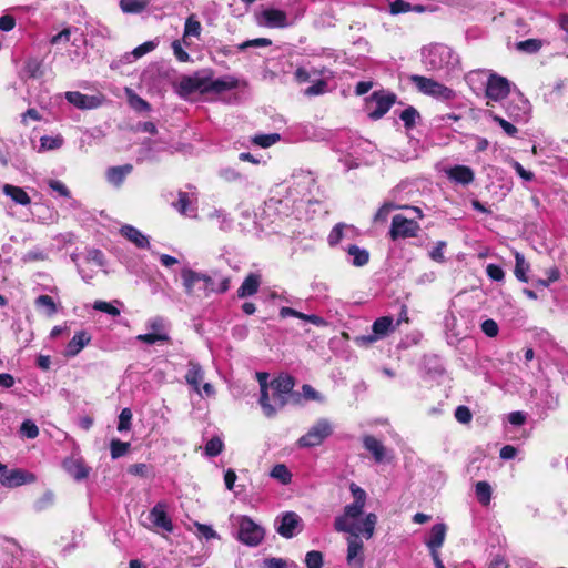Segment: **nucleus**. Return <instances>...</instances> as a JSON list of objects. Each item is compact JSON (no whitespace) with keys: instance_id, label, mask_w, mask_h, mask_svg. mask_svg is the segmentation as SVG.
Masks as SVG:
<instances>
[{"instance_id":"1","label":"nucleus","mask_w":568,"mask_h":568,"mask_svg":"<svg viewBox=\"0 0 568 568\" xmlns=\"http://www.w3.org/2000/svg\"><path fill=\"white\" fill-rule=\"evenodd\" d=\"M349 490L354 497V501L346 505L344 513L335 518L334 528L336 531L347 532L349 535L362 532L366 539H371L374 536L377 516L369 513L361 524H356L355 520L363 514L367 495L363 488L354 483L351 484Z\"/></svg>"},{"instance_id":"2","label":"nucleus","mask_w":568,"mask_h":568,"mask_svg":"<svg viewBox=\"0 0 568 568\" xmlns=\"http://www.w3.org/2000/svg\"><path fill=\"white\" fill-rule=\"evenodd\" d=\"M422 62L429 71L452 75L460 71L458 54L448 45L436 43L422 50Z\"/></svg>"},{"instance_id":"3","label":"nucleus","mask_w":568,"mask_h":568,"mask_svg":"<svg viewBox=\"0 0 568 568\" xmlns=\"http://www.w3.org/2000/svg\"><path fill=\"white\" fill-rule=\"evenodd\" d=\"M181 280L184 292L190 297L207 296L213 292V280L211 276L193 271L190 267L181 270Z\"/></svg>"},{"instance_id":"4","label":"nucleus","mask_w":568,"mask_h":568,"mask_svg":"<svg viewBox=\"0 0 568 568\" xmlns=\"http://www.w3.org/2000/svg\"><path fill=\"white\" fill-rule=\"evenodd\" d=\"M294 385V378L286 374H282L270 382L268 390H272V406L276 407V412L291 400L298 403L300 395L293 392Z\"/></svg>"},{"instance_id":"5","label":"nucleus","mask_w":568,"mask_h":568,"mask_svg":"<svg viewBox=\"0 0 568 568\" xmlns=\"http://www.w3.org/2000/svg\"><path fill=\"white\" fill-rule=\"evenodd\" d=\"M334 432L333 424L327 418H320L307 433L298 438L297 446L313 448L322 445Z\"/></svg>"},{"instance_id":"6","label":"nucleus","mask_w":568,"mask_h":568,"mask_svg":"<svg viewBox=\"0 0 568 568\" xmlns=\"http://www.w3.org/2000/svg\"><path fill=\"white\" fill-rule=\"evenodd\" d=\"M409 79L419 92L430 95L437 100L450 101L456 95L450 88L435 81L434 79L418 74H413Z\"/></svg>"},{"instance_id":"7","label":"nucleus","mask_w":568,"mask_h":568,"mask_svg":"<svg viewBox=\"0 0 568 568\" xmlns=\"http://www.w3.org/2000/svg\"><path fill=\"white\" fill-rule=\"evenodd\" d=\"M395 329L394 320L390 316L378 317L372 325V333L359 335L354 338L357 346H368L378 339H383Z\"/></svg>"},{"instance_id":"8","label":"nucleus","mask_w":568,"mask_h":568,"mask_svg":"<svg viewBox=\"0 0 568 568\" xmlns=\"http://www.w3.org/2000/svg\"><path fill=\"white\" fill-rule=\"evenodd\" d=\"M239 531L237 538L244 545L255 547L260 545L264 538L265 531L264 529L254 523L247 516H241L237 519Z\"/></svg>"},{"instance_id":"9","label":"nucleus","mask_w":568,"mask_h":568,"mask_svg":"<svg viewBox=\"0 0 568 568\" xmlns=\"http://www.w3.org/2000/svg\"><path fill=\"white\" fill-rule=\"evenodd\" d=\"M395 94L374 92L366 101L368 116L373 120L383 118L395 103Z\"/></svg>"},{"instance_id":"10","label":"nucleus","mask_w":568,"mask_h":568,"mask_svg":"<svg viewBox=\"0 0 568 568\" xmlns=\"http://www.w3.org/2000/svg\"><path fill=\"white\" fill-rule=\"evenodd\" d=\"M510 92V82L496 73H489L485 94L488 99L487 105H490V102H499L508 97Z\"/></svg>"},{"instance_id":"11","label":"nucleus","mask_w":568,"mask_h":568,"mask_svg":"<svg viewBox=\"0 0 568 568\" xmlns=\"http://www.w3.org/2000/svg\"><path fill=\"white\" fill-rule=\"evenodd\" d=\"M419 231V224L414 219H407L396 214L392 219L389 236L393 241L398 239L414 237Z\"/></svg>"},{"instance_id":"12","label":"nucleus","mask_w":568,"mask_h":568,"mask_svg":"<svg viewBox=\"0 0 568 568\" xmlns=\"http://www.w3.org/2000/svg\"><path fill=\"white\" fill-rule=\"evenodd\" d=\"M276 531L284 538H292L302 530V519L294 511H286L275 520Z\"/></svg>"},{"instance_id":"13","label":"nucleus","mask_w":568,"mask_h":568,"mask_svg":"<svg viewBox=\"0 0 568 568\" xmlns=\"http://www.w3.org/2000/svg\"><path fill=\"white\" fill-rule=\"evenodd\" d=\"M36 480L37 477L33 473L21 468L6 470L0 476V484L6 488H16L26 484H32Z\"/></svg>"},{"instance_id":"14","label":"nucleus","mask_w":568,"mask_h":568,"mask_svg":"<svg viewBox=\"0 0 568 568\" xmlns=\"http://www.w3.org/2000/svg\"><path fill=\"white\" fill-rule=\"evenodd\" d=\"M506 114L514 122H527L529 116L530 105L528 100L518 94L507 101L505 105Z\"/></svg>"},{"instance_id":"15","label":"nucleus","mask_w":568,"mask_h":568,"mask_svg":"<svg viewBox=\"0 0 568 568\" xmlns=\"http://www.w3.org/2000/svg\"><path fill=\"white\" fill-rule=\"evenodd\" d=\"M148 520L151 527L155 530H163L166 532L173 531V523L166 513L165 504L158 503L148 514Z\"/></svg>"},{"instance_id":"16","label":"nucleus","mask_w":568,"mask_h":568,"mask_svg":"<svg viewBox=\"0 0 568 568\" xmlns=\"http://www.w3.org/2000/svg\"><path fill=\"white\" fill-rule=\"evenodd\" d=\"M256 378L260 384V399L258 403L266 417H273L276 414V407L272 406L271 397L268 394V374L264 372H257Z\"/></svg>"},{"instance_id":"17","label":"nucleus","mask_w":568,"mask_h":568,"mask_svg":"<svg viewBox=\"0 0 568 568\" xmlns=\"http://www.w3.org/2000/svg\"><path fill=\"white\" fill-rule=\"evenodd\" d=\"M362 532H356L355 535H351L347 540V564L353 568H363L364 564V545L359 539V535Z\"/></svg>"},{"instance_id":"18","label":"nucleus","mask_w":568,"mask_h":568,"mask_svg":"<svg viewBox=\"0 0 568 568\" xmlns=\"http://www.w3.org/2000/svg\"><path fill=\"white\" fill-rule=\"evenodd\" d=\"M196 91L206 93V75L195 73L192 77H184L178 85V92L182 97H186Z\"/></svg>"},{"instance_id":"19","label":"nucleus","mask_w":568,"mask_h":568,"mask_svg":"<svg viewBox=\"0 0 568 568\" xmlns=\"http://www.w3.org/2000/svg\"><path fill=\"white\" fill-rule=\"evenodd\" d=\"M65 99L69 103L73 104L81 110H91L101 105V98L98 95H88L79 91L65 92Z\"/></svg>"},{"instance_id":"20","label":"nucleus","mask_w":568,"mask_h":568,"mask_svg":"<svg viewBox=\"0 0 568 568\" xmlns=\"http://www.w3.org/2000/svg\"><path fill=\"white\" fill-rule=\"evenodd\" d=\"M258 23L267 28H285L288 26L286 13L278 9L263 10Z\"/></svg>"},{"instance_id":"21","label":"nucleus","mask_w":568,"mask_h":568,"mask_svg":"<svg viewBox=\"0 0 568 568\" xmlns=\"http://www.w3.org/2000/svg\"><path fill=\"white\" fill-rule=\"evenodd\" d=\"M445 173L450 181L462 185H468L475 179L474 171L469 166L462 164L446 169Z\"/></svg>"},{"instance_id":"22","label":"nucleus","mask_w":568,"mask_h":568,"mask_svg":"<svg viewBox=\"0 0 568 568\" xmlns=\"http://www.w3.org/2000/svg\"><path fill=\"white\" fill-rule=\"evenodd\" d=\"M239 81L236 78L232 75H224L219 79H212L211 77L206 75V93L207 92H215V93H222L230 90H233L237 88Z\"/></svg>"},{"instance_id":"23","label":"nucleus","mask_w":568,"mask_h":568,"mask_svg":"<svg viewBox=\"0 0 568 568\" xmlns=\"http://www.w3.org/2000/svg\"><path fill=\"white\" fill-rule=\"evenodd\" d=\"M91 342V335L85 331L77 332L68 343L64 356L74 357L77 356L87 345Z\"/></svg>"},{"instance_id":"24","label":"nucleus","mask_w":568,"mask_h":568,"mask_svg":"<svg viewBox=\"0 0 568 568\" xmlns=\"http://www.w3.org/2000/svg\"><path fill=\"white\" fill-rule=\"evenodd\" d=\"M363 446L372 454L376 463H383L387 459V448L374 436L365 435Z\"/></svg>"},{"instance_id":"25","label":"nucleus","mask_w":568,"mask_h":568,"mask_svg":"<svg viewBox=\"0 0 568 568\" xmlns=\"http://www.w3.org/2000/svg\"><path fill=\"white\" fill-rule=\"evenodd\" d=\"M204 379V371L202 366L193 361H190L187 364V372L185 374V381L187 385H190L193 390L202 396L201 392V382Z\"/></svg>"},{"instance_id":"26","label":"nucleus","mask_w":568,"mask_h":568,"mask_svg":"<svg viewBox=\"0 0 568 568\" xmlns=\"http://www.w3.org/2000/svg\"><path fill=\"white\" fill-rule=\"evenodd\" d=\"M133 171V165L132 164H124V165H119V166H110L106 172H105V178H106V181L115 186V187H120L125 178Z\"/></svg>"},{"instance_id":"27","label":"nucleus","mask_w":568,"mask_h":568,"mask_svg":"<svg viewBox=\"0 0 568 568\" xmlns=\"http://www.w3.org/2000/svg\"><path fill=\"white\" fill-rule=\"evenodd\" d=\"M262 277L258 273H250L237 290V296L245 298L257 293Z\"/></svg>"},{"instance_id":"28","label":"nucleus","mask_w":568,"mask_h":568,"mask_svg":"<svg viewBox=\"0 0 568 568\" xmlns=\"http://www.w3.org/2000/svg\"><path fill=\"white\" fill-rule=\"evenodd\" d=\"M63 467L65 471L78 481L85 479L90 474V468L82 459H65Z\"/></svg>"},{"instance_id":"29","label":"nucleus","mask_w":568,"mask_h":568,"mask_svg":"<svg viewBox=\"0 0 568 568\" xmlns=\"http://www.w3.org/2000/svg\"><path fill=\"white\" fill-rule=\"evenodd\" d=\"M120 233L139 248H148L150 246L149 237L132 225H123L120 229Z\"/></svg>"},{"instance_id":"30","label":"nucleus","mask_w":568,"mask_h":568,"mask_svg":"<svg viewBox=\"0 0 568 568\" xmlns=\"http://www.w3.org/2000/svg\"><path fill=\"white\" fill-rule=\"evenodd\" d=\"M145 326L150 329V333H154L155 335H160L164 337L165 343L171 342V337L169 334L170 323L166 318L162 316H154L146 321Z\"/></svg>"},{"instance_id":"31","label":"nucleus","mask_w":568,"mask_h":568,"mask_svg":"<svg viewBox=\"0 0 568 568\" xmlns=\"http://www.w3.org/2000/svg\"><path fill=\"white\" fill-rule=\"evenodd\" d=\"M2 192L7 196H9L16 204L28 205L31 202L30 196L20 186H16V185H11V184H3Z\"/></svg>"},{"instance_id":"32","label":"nucleus","mask_w":568,"mask_h":568,"mask_svg":"<svg viewBox=\"0 0 568 568\" xmlns=\"http://www.w3.org/2000/svg\"><path fill=\"white\" fill-rule=\"evenodd\" d=\"M446 525L445 524H436L430 529V536L427 540V546L430 550H438L444 541L446 536Z\"/></svg>"},{"instance_id":"33","label":"nucleus","mask_w":568,"mask_h":568,"mask_svg":"<svg viewBox=\"0 0 568 568\" xmlns=\"http://www.w3.org/2000/svg\"><path fill=\"white\" fill-rule=\"evenodd\" d=\"M174 207L182 214L192 216L195 211V199H192V196L186 192H179V200L176 203H174Z\"/></svg>"},{"instance_id":"34","label":"nucleus","mask_w":568,"mask_h":568,"mask_svg":"<svg viewBox=\"0 0 568 568\" xmlns=\"http://www.w3.org/2000/svg\"><path fill=\"white\" fill-rule=\"evenodd\" d=\"M346 251L348 255L352 257L351 263L356 267L364 266L369 261V253L365 248H361L357 245H348Z\"/></svg>"},{"instance_id":"35","label":"nucleus","mask_w":568,"mask_h":568,"mask_svg":"<svg viewBox=\"0 0 568 568\" xmlns=\"http://www.w3.org/2000/svg\"><path fill=\"white\" fill-rule=\"evenodd\" d=\"M126 97L129 105L138 112H149L151 105L148 101L138 95L132 89H126Z\"/></svg>"},{"instance_id":"36","label":"nucleus","mask_w":568,"mask_h":568,"mask_svg":"<svg viewBox=\"0 0 568 568\" xmlns=\"http://www.w3.org/2000/svg\"><path fill=\"white\" fill-rule=\"evenodd\" d=\"M529 268H530V266L526 262L524 255L519 252H516L515 253V270H514L516 278L520 282L527 283L528 282L527 272L529 271Z\"/></svg>"},{"instance_id":"37","label":"nucleus","mask_w":568,"mask_h":568,"mask_svg":"<svg viewBox=\"0 0 568 568\" xmlns=\"http://www.w3.org/2000/svg\"><path fill=\"white\" fill-rule=\"evenodd\" d=\"M34 305L38 310L42 311L47 316H52L58 312L57 304L49 295H40L36 298Z\"/></svg>"},{"instance_id":"38","label":"nucleus","mask_w":568,"mask_h":568,"mask_svg":"<svg viewBox=\"0 0 568 568\" xmlns=\"http://www.w3.org/2000/svg\"><path fill=\"white\" fill-rule=\"evenodd\" d=\"M23 72L32 79H39L43 75L42 62L36 58H30L26 61Z\"/></svg>"},{"instance_id":"39","label":"nucleus","mask_w":568,"mask_h":568,"mask_svg":"<svg viewBox=\"0 0 568 568\" xmlns=\"http://www.w3.org/2000/svg\"><path fill=\"white\" fill-rule=\"evenodd\" d=\"M156 47V43L153 42V41H146L142 44H140L139 47H136L133 51L126 53L124 55V59L126 60V62H132L141 57H143L144 54L151 52L152 50H154Z\"/></svg>"},{"instance_id":"40","label":"nucleus","mask_w":568,"mask_h":568,"mask_svg":"<svg viewBox=\"0 0 568 568\" xmlns=\"http://www.w3.org/2000/svg\"><path fill=\"white\" fill-rule=\"evenodd\" d=\"M146 7L148 2L144 0H120V8L124 13H140Z\"/></svg>"},{"instance_id":"41","label":"nucleus","mask_w":568,"mask_h":568,"mask_svg":"<svg viewBox=\"0 0 568 568\" xmlns=\"http://www.w3.org/2000/svg\"><path fill=\"white\" fill-rule=\"evenodd\" d=\"M475 493L478 501L486 506L491 499V487L487 481H478L475 487Z\"/></svg>"},{"instance_id":"42","label":"nucleus","mask_w":568,"mask_h":568,"mask_svg":"<svg viewBox=\"0 0 568 568\" xmlns=\"http://www.w3.org/2000/svg\"><path fill=\"white\" fill-rule=\"evenodd\" d=\"M271 477L278 480L281 484L286 485L292 479V474L284 464L275 465L271 470Z\"/></svg>"},{"instance_id":"43","label":"nucleus","mask_w":568,"mask_h":568,"mask_svg":"<svg viewBox=\"0 0 568 568\" xmlns=\"http://www.w3.org/2000/svg\"><path fill=\"white\" fill-rule=\"evenodd\" d=\"M130 443L120 439H112L110 443V453L113 459L124 456L130 449Z\"/></svg>"},{"instance_id":"44","label":"nucleus","mask_w":568,"mask_h":568,"mask_svg":"<svg viewBox=\"0 0 568 568\" xmlns=\"http://www.w3.org/2000/svg\"><path fill=\"white\" fill-rule=\"evenodd\" d=\"M201 30H202V27H201L200 21H197L194 16H190L186 19L185 24H184L183 38L185 39L191 36L200 37Z\"/></svg>"},{"instance_id":"45","label":"nucleus","mask_w":568,"mask_h":568,"mask_svg":"<svg viewBox=\"0 0 568 568\" xmlns=\"http://www.w3.org/2000/svg\"><path fill=\"white\" fill-rule=\"evenodd\" d=\"M280 140L281 135L278 133L257 134L252 139L253 143L261 148H270Z\"/></svg>"},{"instance_id":"46","label":"nucleus","mask_w":568,"mask_h":568,"mask_svg":"<svg viewBox=\"0 0 568 568\" xmlns=\"http://www.w3.org/2000/svg\"><path fill=\"white\" fill-rule=\"evenodd\" d=\"M63 144V139L60 135L57 136H50L44 135L40 139V150L48 151V150H57L61 148Z\"/></svg>"},{"instance_id":"47","label":"nucleus","mask_w":568,"mask_h":568,"mask_svg":"<svg viewBox=\"0 0 568 568\" xmlns=\"http://www.w3.org/2000/svg\"><path fill=\"white\" fill-rule=\"evenodd\" d=\"M224 448L223 440L215 436L205 444V455L209 457H215L222 453Z\"/></svg>"},{"instance_id":"48","label":"nucleus","mask_w":568,"mask_h":568,"mask_svg":"<svg viewBox=\"0 0 568 568\" xmlns=\"http://www.w3.org/2000/svg\"><path fill=\"white\" fill-rule=\"evenodd\" d=\"M20 434L28 439H34L39 436V428L34 422L26 419L20 426Z\"/></svg>"},{"instance_id":"49","label":"nucleus","mask_w":568,"mask_h":568,"mask_svg":"<svg viewBox=\"0 0 568 568\" xmlns=\"http://www.w3.org/2000/svg\"><path fill=\"white\" fill-rule=\"evenodd\" d=\"M489 116L493 119L494 122L500 125V128L507 135L516 136L518 130L513 123L508 122L507 120L497 114H494L491 111H489Z\"/></svg>"},{"instance_id":"50","label":"nucleus","mask_w":568,"mask_h":568,"mask_svg":"<svg viewBox=\"0 0 568 568\" xmlns=\"http://www.w3.org/2000/svg\"><path fill=\"white\" fill-rule=\"evenodd\" d=\"M344 230L352 231V226L344 223L336 224L328 235V243L331 245H336L342 240Z\"/></svg>"},{"instance_id":"51","label":"nucleus","mask_w":568,"mask_h":568,"mask_svg":"<svg viewBox=\"0 0 568 568\" xmlns=\"http://www.w3.org/2000/svg\"><path fill=\"white\" fill-rule=\"evenodd\" d=\"M305 565L307 568H322L323 554L317 550H311L305 556Z\"/></svg>"},{"instance_id":"52","label":"nucleus","mask_w":568,"mask_h":568,"mask_svg":"<svg viewBox=\"0 0 568 568\" xmlns=\"http://www.w3.org/2000/svg\"><path fill=\"white\" fill-rule=\"evenodd\" d=\"M419 116L417 110L413 106H408L399 114L400 120L404 122L406 128L415 125L416 119Z\"/></svg>"},{"instance_id":"53","label":"nucleus","mask_w":568,"mask_h":568,"mask_svg":"<svg viewBox=\"0 0 568 568\" xmlns=\"http://www.w3.org/2000/svg\"><path fill=\"white\" fill-rule=\"evenodd\" d=\"M132 412L130 408H123L119 415L118 430L126 432L131 428Z\"/></svg>"},{"instance_id":"54","label":"nucleus","mask_w":568,"mask_h":568,"mask_svg":"<svg viewBox=\"0 0 568 568\" xmlns=\"http://www.w3.org/2000/svg\"><path fill=\"white\" fill-rule=\"evenodd\" d=\"M93 308L99 312L106 313L111 316H119L120 310L115 307L113 304L105 302V301H95L93 304Z\"/></svg>"},{"instance_id":"55","label":"nucleus","mask_w":568,"mask_h":568,"mask_svg":"<svg viewBox=\"0 0 568 568\" xmlns=\"http://www.w3.org/2000/svg\"><path fill=\"white\" fill-rule=\"evenodd\" d=\"M272 41L267 38H256L253 40H247L237 45V49L241 51L246 50L247 48H261V47H270Z\"/></svg>"},{"instance_id":"56","label":"nucleus","mask_w":568,"mask_h":568,"mask_svg":"<svg viewBox=\"0 0 568 568\" xmlns=\"http://www.w3.org/2000/svg\"><path fill=\"white\" fill-rule=\"evenodd\" d=\"M54 503V494L51 490L45 491L36 503L34 509L42 511Z\"/></svg>"},{"instance_id":"57","label":"nucleus","mask_w":568,"mask_h":568,"mask_svg":"<svg viewBox=\"0 0 568 568\" xmlns=\"http://www.w3.org/2000/svg\"><path fill=\"white\" fill-rule=\"evenodd\" d=\"M517 48L528 53H535L541 48V42L537 39H528L517 43Z\"/></svg>"},{"instance_id":"58","label":"nucleus","mask_w":568,"mask_h":568,"mask_svg":"<svg viewBox=\"0 0 568 568\" xmlns=\"http://www.w3.org/2000/svg\"><path fill=\"white\" fill-rule=\"evenodd\" d=\"M327 85L325 80H317L314 84L305 89L304 94L308 97L323 94L327 91Z\"/></svg>"},{"instance_id":"59","label":"nucleus","mask_w":568,"mask_h":568,"mask_svg":"<svg viewBox=\"0 0 568 568\" xmlns=\"http://www.w3.org/2000/svg\"><path fill=\"white\" fill-rule=\"evenodd\" d=\"M446 245L447 244L445 241H438L436 243V245L429 252L430 258L435 262L444 263L445 262L444 248L446 247Z\"/></svg>"},{"instance_id":"60","label":"nucleus","mask_w":568,"mask_h":568,"mask_svg":"<svg viewBox=\"0 0 568 568\" xmlns=\"http://www.w3.org/2000/svg\"><path fill=\"white\" fill-rule=\"evenodd\" d=\"M455 418L460 424H468L473 418V414L467 406L460 405L455 410Z\"/></svg>"},{"instance_id":"61","label":"nucleus","mask_w":568,"mask_h":568,"mask_svg":"<svg viewBox=\"0 0 568 568\" xmlns=\"http://www.w3.org/2000/svg\"><path fill=\"white\" fill-rule=\"evenodd\" d=\"M48 185L52 191L57 192L59 195L63 197H70V191L63 182L51 179L48 181Z\"/></svg>"},{"instance_id":"62","label":"nucleus","mask_w":568,"mask_h":568,"mask_svg":"<svg viewBox=\"0 0 568 568\" xmlns=\"http://www.w3.org/2000/svg\"><path fill=\"white\" fill-rule=\"evenodd\" d=\"M486 273L490 280L496 282L503 281L505 276L503 268L497 264H488L486 267Z\"/></svg>"},{"instance_id":"63","label":"nucleus","mask_w":568,"mask_h":568,"mask_svg":"<svg viewBox=\"0 0 568 568\" xmlns=\"http://www.w3.org/2000/svg\"><path fill=\"white\" fill-rule=\"evenodd\" d=\"M195 526L197 528L199 535L206 540L219 538L217 532L211 526L200 523H195Z\"/></svg>"},{"instance_id":"64","label":"nucleus","mask_w":568,"mask_h":568,"mask_svg":"<svg viewBox=\"0 0 568 568\" xmlns=\"http://www.w3.org/2000/svg\"><path fill=\"white\" fill-rule=\"evenodd\" d=\"M481 331L488 337H495V336H497L498 331H499L498 324L494 320H491V318L485 320L481 323Z\"/></svg>"}]
</instances>
